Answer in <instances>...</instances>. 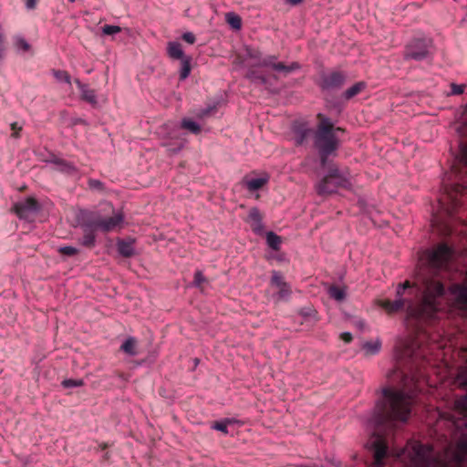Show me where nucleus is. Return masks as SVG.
Wrapping results in <instances>:
<instances>
[{"instance_id": "f257e3e1", "label": "nucleus", "mask_w": 467, "mask_h": 467, "mask_svg": "<svg viewBox=\"0 0 467 467\" xmlns=\"http://www.w3.org/2000/svg\"><path fill=\"white\" fill-rule=\"evenodd\" d=\"M414 379L403 378L400 389L384 387L382 397L368 420V428L373 431V438H384L393 434L408 422L413 405Z\"/></svg>"}, {"instance_id": "f03ea898", "label": "nucleus", "mask_w": 467, "mask_h": 467, "mask_svg": "<svg viewBox=\"0 0 467 467\" xmlns=\"http://www.w3.org/2000/svg\"><path fill=\"white\" fill-rule=\"evenodd\" d=\"M424 285L423 296L420 306H415L411 300L403 298L406 289L410 287L409 281L398 285L394 301L380 300L379 306L388 313H395L406 307L409 317L416 318H432L439 309L438 299L443 294V286L438 280L422 278Z\"/></svg>"}, {"instance_id": "7ed1b4c3", "label": "nucleus", "mask_w": 467, "mask_h": 467, "mask_svg": "<svg viewBox=\"0 0 467 467\" xmlns=\"http://www.w3.org/2000/svg\"><path fill=\"white\" fill-rule=\"evenodd\" d=\"M320 122L313 132V142L320 157L323 167L327 163L329 157H335L339 147L337 133L342 131L340 128H335L330 119L318 114Z\"/></svg>"}, {"instance_id": "20e7f679", "label": "nucleus", "mask_w": 467, "mask_h": 467, "mask_svg": "<svg viewBox=\"0 0 467 467\" xmlns=\"http://www.w3.org/2000/svg\"><path fill=\"white\" fill-rule=\"evenodd\" d=\"M350 186L349 175L346 172H340L337 168H333L317 184L316 189L317 193L323 196L335 192L338 188H349Z\"/></svg>"}, {"instance_id": "39448f33", "label": "nucleus", "mask_w": 467, "mask_h": 467, "mask_svg": "<svg viewBox=\"0 0 467 467\" xmlns=\"http://www.w3.org/2000/svg\"><path fill=\"white\" fill-rule=\"evenodd\" d=\"M431 46L429 39H414L407 46L405 57L421 60L429 55Z\"/></svg>"}, {"instance_id": "423d86ee", "label": "nucleus", "mask_w": 467, "mask_h": 467, "mask_svg": "<svg viewBox=\"0 0 467 467\" xmlns=\"http://www.w3.org/2000/svg\"><path fill=\"white\" fill-rule=\"evenodd\" d=\"M14 210L21 219L32 220L38 211V204L33 198H27L16 203Z\"/></svg>"}, {"instance_id": "0eeeda50", "label": "nucleus", "mask_w": 467, "mask_h": 467, "mask_svg": "<svg viewBox=\"0 0 467 467\" xmlns=\"http://www.w3.org/2000/svg\"><path fill=\"white\" fill-rule=\"evenodd\" d=\"M451 254L452 251L446 244H440L430 253V265L434 268L441 267L450 260Z\"/></svg>"}, {"instance_id": "6e6552de", "label": "nucleus", "mask_w": 467, "mask_h": 467, "mask_svg": "<svg viewBox=\"0 0 467 467\" xmlns=\"http://www.w3.org/2000/svg\"><path fill=\"white\" fill-rule=\"evenodd\" d=\"M387 440H373L370 449L373 451L374 465L382 467L385 464V459L389 455V445Z\"/></svg>"}, {"instance_id": "1a4fd4ad", "label": "nucleus", "mask_w": 467, "mask_h": 467, "mask_svg": "<svg viewBox=\"0 0 467 467\" xmlns=\"http://www.w3.org/2000/svg\"><path fill=\"white\" fill-rule=\"evenodd\" d=\"M123 223V214L120 212L115 213L109 218H99L93 223L96 229L104 232H110L116 230Z\"/></svg>"}, {"instance_id": "9d476101", "label": "nucleus", "mask_w": 467, "mask_h": 467, "mask_svg": "<svg viewBox=\"0 0 467 467\" xmlns=\"http://www.w3.org/2000/svg\"><path fill=\"white\" fill-rule=\"evenodd\" d=\"M256 65L258 67H272L275 71L284 73L285 75H287L299 67L297 63H292L290 66H285L282 62H276L275 56H267L265 58H263L260 62H258Z\"/></svg>"}, {"instance_id": "9b49d317", "label": "nucleus", "mask_w": 467, "mask_h": 467, "mask_svg": "<svg viewBox=\"0 0 467 467\" xmlns=\"http://www.w3.org/2000/svg\"><path fill=\"white\" fill-rule=\"evenodd\" d=\"M271 285L278 290L277 294L280 299H288L291 295V288L289 285L284 280L280 273L276 271L273 272Z\"/></svg>"}, {"instance_id": "f8f14e48", "label": "nucleus", "mask_w": 467, "mask_h": 467, "mask_svg": "<svg viewBox=\"0 0 467 467\" xmlns=\"http://www.w3.org/2000/svg\"><path fill=\"white\" fill-rule=\"evenodd\" d=\"M346 76L341 72H333L323 78L322 87L324 88H335L343 85Z\"/></svg>"}, {"instance_id": "ddd939ff", "label": "nucleus", "mask_w": 467, "mask_h": 467, "mask_svg": "<svg viewBox=\"0 0 467 467\" xmlns=\"http://www.w3.org/2000/svg\"><path fill=\"white\" fill-rule=\"evenodd\" d=\"M74 82L80 91L81 99L88 102L92 106H97L98 101L95 90L89 88V87L87 84L81 83L78 78L75 79Z\"/></svg>"}, {"instance_id": "4468645a", "label": "nucleus", "mask_w": 467, "mask_h": 467, "mask_svg": "<svg viewBox=\"0 0 467 467\" xmlns=\"http://www.w3.org/2000/svg\"><path fill=\"white\" fill-rule=\"evenodd\" d=\"M247 222L254 233L261 234L263 232L264 225L262 223V216L257 208H252L249 211Z\"/></svg>"}, {"instance_id": "2eb2a0df", "label": "nucleus", "mask_w": 467, "mask_h": 467, "mask_svg": "<svg viewBox=\"0 0 467 467\" xmlns=\"http://www.w3.org/2000/svg\"><path fill=\"white\" fill-rule=\"evenodd\" d=\"M381 349V341L376 338L372 341L364 342L361 346V350L366 358H369L379 353Z\"/></svg>"}, {"instance_id": "dca6fc26", "label": "nucleus", "mask_w": 467, "mask_h": 467, "mask_svg": "<svg viewBox=\"0 0 467 467\" xmlns=\"http://www.w3.org/2000/svg\"><path fill=\"white\" fill-rule=\"evenodd\" d=\"M54 165V170L64 172L68 175H77V168L70 162H67L62 159H55L51 161Z\"/></svg>"}, {"instance_id": "f3484780", "label": "nucleus", "mask_w": 467, "mask_h": 467, "mask_svg": "<svg viewBox=\"0 0 467 467\" xmlns=\"http://www.w3.org/2000/svg\"><path fill=\"white\" fill-rule=\"evenodd\" d=\"M457 449L453 453V460L458 467H462L467 457V440H458Z\"/></svg>"}, {"instance_id": "a211bd4d", "label": "nucleus", "mask_w": 467, "mask_h": 467, "mask_svg": "<svg viewBox=\"0 0 467 467\" xmlns=\"http://www.w3.org/2000/svg\"><path fill=\"white\" fill-rule=\"evenodd\" d=\"M234 423L232 422V419H225L221 421H216L212 423L211 428L216 431H221L223 435L235 436L238 433L232 431Z\"/></svg>"}, {"instance_id": "6ab92c4d", "label": "nucleus", "mask_w": 467, "mask_h": 467, "mask_svg": "<svg viewBox=\"0 0 467 467\" xmlns=\"http://www.w3.org/2000/svg\"><path fill=\"white\" fill-rule=\"evenodd\" d=\"M167 52L169 57L172 59L182 60V58L189 57V56L184 55L182 46L178 42H170L168 44Z\"/></svg>"}, {"instance_id": "aec40b11", "label": "nucleus", "mask_w": 467, "mask_h": 467, "mask_svg": "<svg viewBox=\"0 0 467 467\" xmlns=\"http://www.w3.org/2000/svg\"><path fill=\"white\" fill-rule=\"evenodd\" d=\"M460 161L462 163V168L459 171H454L455 176L458 180H463V175L467 173V145L461 146Z\"/></svg>"}, {"instance_id": "412c9836", "label": "nucleus", "mask_w": 467, "mask_h": 467, "mask_svg": "<svg viewBox=\"0 0 467 467\" xmlns=\"http://www.w3.org/2000/svg\"><path fill=\"white\" fill-rule=\"evenodd\" d=\"M327 293L330 296V297H332L336 301L342 302L345 300V298L347 296V287L346 286L339 287V286H336V285H330L327 288Z\"/></svg>"}, {"instance_id": "4be33fe9", "label": "nucleus", "mask_w": 467, "mask_h": 467, "mask_svg": "<svg viewBox=\"0 0 467 467\" xmlns=\"http://www.w3.org/2000/svg\"><path fill=\"white\" fill-rule=\"evenodd\" d=\"M119 253L125 256L130 257L134 254L133 241H119L118 242Z\"/></svg>"}, {"instance_id": "5701e85b", "label": "nucleus", "mask_w": 467, "mask_h": 467, "mask_svg": "<svg viewBox=\"0 0 467 467\" xmlns=\"http://www.w3.org/2000/svg\"><path fill=\"white\" fill-rule=\"evenodd\" d=\"M267 181L268 179L266 177L253 178L245 181V185L249 191L254 192L261 189Z\"/></svg>"}, {"instance_id": "b1692460", "label": "nucleus", "mask_w": 467, "mask_h": 467, "mask_svg": "<svg viewBox=\"0 0 467 467\" xmlns=\"http://www.w3.org/2000/svg\"><path fill=\"white\" fill-rule=\"evenodd\" d=\"M295 134V140L296 144H302L306 140V138L310 136V134L313 135V132L307 127L300 126L296 128Z\"/></svg>"}, {"instance_id": "393cba45", "label": "nucleus", "mask_w": 467, "mask_h": 467, "mask_svg": "<svg viewBox=\"0 0 467 467\" xmlns=\"http://www.w3.org/2000/svg\"><path fill=\"white\" fill-rule=\"evenodd\" d=\"M137 341L134 337L127 338L120 347V349L130 356L137 355Z\"/></svg>"}, {"instance_id": "a878e982", "label": "nucleus", "mask_w": 467, "mask_h": 467, "mask_svg": "<svg viewBox=\"0 0 467 467\" xmlns=\"http://www.w3.org/2000/svg\"><path fill=\"white\" fill-rule=\"evenodd\" d=\"M191 61L192 57H185L181 60V68H180V79H186L191 73Z\"/></svg>"}, {"instance_id": "bb28decb", "label": "nucleus", "mask_w": 467, "mask_h": 467, "mask_svg": "<svg viewBox=\"0 0 467 467\" xmlns=\"http://www.w3.org/2000/svg\"><path fill=\"white\" fill-rule=\"evenodd\" d=\"M182 128L188 130L193 134H198L201 131L200 125L190 119H183L182 120Z\"/></svg>"}, {"instance_id": "cd10ccee", "label": "nucleus", "mask_w": 467, "mask_h": 467, "mask_svg": "<svg viewBox=\"0 0 467 467\" xmlns=\"http://www.w3.org/2000/svg\"><path fill=\"white\" fill-rule=\"evenodd\" d=\"M266 243L272 249L278 250L281 244V238L274 232H268L266 234Z\"/></svg>"}, {"instance_id": "c85d7f7f", "label": "nucleus", "mask_w": 467, "mask_h": 467, "mask_svg": "<svg viewBox=\"0 0 467 467\" xmlns=\"http://www.w3.org/2000/svg\"><path fill=\"white\" fill-rule=\"evenodd\" d=\"M227 23L236 30H239L242 26L241 17L234 13H227L225 16Z\"/></svg>"}, {"instance_id": "c756f323", "label": "nucleus", "mask_w": 467, "mask_h": 467, "mask_svg": "<svg viewBox=\"0 0 467 467\" xmlns=\"http://www.w3.org/2000/svg\"><path fill=\"white\" fill-rule=\"evenodd\" d=\"M364 88H365L364 82H358L355 85H353L351 88H348L345 91L344 96L348 99H351L354 96L358 95L359 92H361V90H363Z\"/></svg>"}, {"instance_id": "7c9ffc66", "label": "nucleus", "mask_w": 467, "mask_h": 467, "mask_svg": "<svg viewBox=\"0 0 467 467\" xmlns=\"http://www.w3.org/2000/svg\"><path fill=\"white\" fill-rule=\"evenodd\" d=\"M53 76L59 82H65L68 85H71V78L69 74L65 70H54Z\"/></svg>"}, {"instance_id": "2f4dec72", "label": "nucleus", "mask_w": 467, "mask_h": 467, "mask_svg": "<svg viewBox=\"0 0 467 467\" xmlns=\"http://www.w3.org/2000/svg\"><path fill=\"white\" fill-rule=\"evenodd\" d=\"M121 31L119 26L106 25L102 27V33L104 35H115Z\"/></svg>"}, {"instance_id": "473e14b6", "label": "nucleus", "mask_w": 467, "mask_h": 467, "mask_svg": "<svg viewBox=\"0 0 467 467\" xmlns=\"http://www.w3.org/2000/svg\"><path fill=\"white\" fill-rule=\"evenodd\" d=\"M83 384H84V382H83L82 379H65V380L62 381V385L65 388H76V387H80Z\"/></svg>"}, {"instance_id": "72a5a7b5", "label": "nucleus", "mask_w": 467, "mask_h": 467, "mask_svg": "<svg viewBox=\"0 0 467 467\" xmlns=\"http://www.w3.org/2000/svg\"><path fill=\"white\" fill-rule=\"evenodd\" d=\"M15 45L17 49L23 50V51H28L30 48V45L23 37H17L16 39Z\"/></svg>"}, {"instance_id": "f704fd0d", "label": "nucleus", "mask_w": 467, "mask_h": 467, "mask_svg": "<svg viewBox=\"0 0 467 467\" xmlns=\"http://www.w3.org/2000/svg\"><path fill=\"white\" fill-rule=\"evenodd\" d=\"M206 282L205 277L202 274V272L197 271L194 275L193 285L197 287H202V285Z\"/></svg>"}, {"instance_id": "c9c22d12", "label": "nucleus", "mask_w": 467, "mask_h": 467, "mask_svg": "<svg viewBox=\"0 0 467 467\" xmlns=\"http://www.w3.org/2000/svg\"><path fill=\"white\" fill-rule=\"evenodd\" d=\"M247 78H249L253 82H261L263 84L266 82L265 77L256 75L254 71H251L247 74Z\"/></svg>"}, {"instance_id": "e433bc0d", "label": "nucleus", "mask_w": 467, "mask_h": 467, "mask_svg": "<svg viewBox=\"0 0 467 467\" xmlns=\"http://www.w3.org/2000/svg\"><path fill=\"white\" fill-rule=\"evenodd\" d=\"M95 237L91 232L87 233L82 239V244L86 246H92L94 244Z\"/></svg>"}, {"instance_id": "4c0bfd02", "label": "nucleus", "mask_w": 467, "mask_h": 467, "mask_svg": "<svg viewBox=\"0 0 467 467\" xmlns=\"http://www.w3.org/2000/svg\"><path fill=\"white\" fill-rule=\"evenodd\" d=\"M59 253L71 256L77 254L78 250L73 246H63L58 249Z\"/></svg>"}, {"instance_id": "58836bf2", "label": "nucleus", "mask_w": 467, "mask_h": 467, "mask_svg": "<svg viewBox=\"0 0 467 467\" xmlns=\"http://www.w3.org/2000/svg\"><path fill=\"white\" fill-rule=\"evenodd\" d=\"M451 95H461L464 92L465 86L451 83Z\"/></svg>"}, {"instance_id": "ea45409f", "label": "nucleus", "mask_w": 467, "mask_h": 467, "mask_svg": "<svg viewBox=\"0 0 467 467\" xmlns=\"http://www.w3.org/2000/svg\"><path fill=\"white\" fill-rule=\"evenodd\" d=\"M11 129L13 130L12 137L18 138L19 137V131L22 130V126L19 125L17 122H14L11 124Z\"/></svg>"}, {"instance_id": "a19ab883", "label": "nucleus", "mask_w": 467, "mask_h": 467, "mask_svg": "<svg viewBox=\"0 0 467 467\" xmlns=\"http://www.w3.org/2000/svg\"><path fill=\"white\" fill-rule=\"evenodd\" d=\"M182 39L189 44H193L195 42V36L191 32H186L182 35Z\"/></svg>"}, {"instance_id": "79ce46f5", "label": "nucleus", "mask_w": 467, "mask_h": 467, "mask_svg": "<svg viewBox=\"0 0 467 467\" xmlns=\"http://www.w3.org/2000/svg\"><path fill=\"white\" fill-rule=\"evenodd\" d=\"M88 185L91 189L94 190H101L102 183L98 180H90L88 182Z\"/></svg>"}, {"instance_id": "37998d69", "label": "nucleus", "mask_w": 467, "mask_h": 467, "mask_svg": "<svg viewBox=\"0 0 467 467\" xmlns=\"http://www.w3.org/2000/svg\"><path fill=\"white\" fill-rule=\"evenodd\" d=\"M404 352L402 354L403 357H410L414 355V350L409 346L408 343L404 345Z\"/></svg>"}, {"instance_id": "c03bdc74", "label": "nucleus", "mask_w": 467, "mask_h": 467, "mask_svg": "<svg viewBox=\"0 0 467 467\" xmlns=\"http://www.w3.org/2000/svg\"><path fill=\"white\" fill-rule=\"evenodd\" d=\"M246 52H247V56L252 58H259L260 57V52L257 50L246 48Z\"/></svg>"}, {"instance_id": "a18cd8bd", "label": "nucleus", "mask_w": 467, "mask_h": 467, "mask_svg": "<svg viewBox=\"0 0 467 467\" xmlns=\"http://www.w3.org/2000/svg\"><path fill=\"white\" fill-rule=\"evenodd\" d=\"M340 337L346 343H349L352 340V335L348 332L342 333Z\"/></svg>"}, {"instance_id": "49530a36", "label": "nucleus", "mask_w": 467, "mask_h": 467, "mask_svg": "<svg viewBox=\"0 0 467 467\" xmlns=\"http://www.w3.org/2000/svg\"><path fill=\"white\" fill-rule=\"evenodd\" d=\"M37 0H26V6L28 9H34L36 7Z\"/></svg>"}, {"instance_id": "de8ad7c7", "label": "nucleus", "mask_w": 467, "mask_h": 467, "mask_svg": "<svg viewBox=\"0 0 467 467\" xmlns=\"http://www.w3.org/2000/svg\"><path fill=\"white\" fill-rule=\"evenodd\" d=\"M232 422L234 423L233 429H231L232 431H234V432L238 433V435H240L241 433L237 431V429L240 425V422L238 420H233V419H232Z\"/></svg>"}, {"instance_id": "09e8293b", "label": "nucleus", "mask_w": 467, "mask_h": 467, "mask_svg": "<svg viewBox=\"0 0 467 467\" xmlns=\"http://www.w3.org/2000/svg\"><path fill=\"white\" fill-rule=\"evenodd\" d=\"M356 326L360 328V329H363L365 327V322L363 320H358L356 322Z\"/></svg>"}, {"instance_id": "8fccbe9b", "label": "nucleus", "mask_w": 467, "mask_h": 467, "mask_svg": "<svg viewBox=\"0 0 467 467\" xmlns=\"http://www.w3.org/2000/svg\"><path fill=\"white\" fill-rule=\"evenodd\" d=\"M287 2H288L289 4H291V5H298V4L302 3V2H303V0H287Z\"/></svg>"}, {"instance_id": "3c124183", "label": "nucleus", "mask_w": 467, "mask_h": 467, "mask_svg": "<svg viewBox=\"0 0 467 467\" xmlns=\"http://www.w3.org/2000/svg\"><path fill=\"white\" fill-rule=\"evenodd\" d=\"M464 183H465V182H462L461 184H459V185L457 186V191H460V190H465V189H467V185H464Z\"/></svg>"}, {"instance_id": "603ef678", "label": "nucleus", "mask_w": 467, "mask_h": 467, "mask_svg": "<svg viewBox=\"0 0 467 467\" xmlns=\"http://www.w3.org/2000/svg\"><path fill=\"white\" fill-rule=\"evenodd\" d=\"M99 446L101 447L102 450H105L106 448L109 447V444L103 443V444H100Z\"/></svg>"}, {"instance_id": "864d4df0", "label": "nucleus", "mask_w": 467, "mask_h": 467, "mask_svg": "<svg viewBox=\"0 0 467 467\" xmlns=\"http://www.w3.org/2000/svg\"><path fill=\"white\" fill-rule=\"evenodd\" d=\"M395 372H396L395 370L390 371L389 373L387 374V377L390 378L392 376V374H394Z\"/></svg>"}, {"instance_id": "5fc2aeb1", "label": "nucleus", "mask_w": 467, "mask_h": 467, "mask_svg": "<svg viewBox=\"0 0 467 467\" xmlns=\"http://www.w3.org/2000/svg\"><path fill=\"white\" fill-rule=\"evenodd\" d=\"M69 2H72V3H73V2H75V0H69Z\"/></svg>"}]
</instances>
